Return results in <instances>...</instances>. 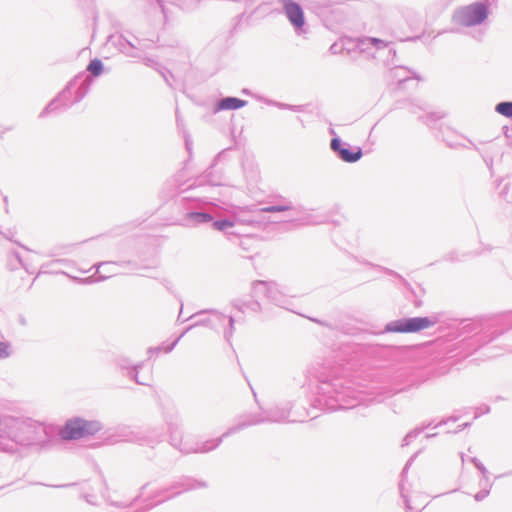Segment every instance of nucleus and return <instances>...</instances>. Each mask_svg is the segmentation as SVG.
I'll use <instances>...</instances> for the list:
<instances>
[{
    "label": "nucleus",
    "instance_id": "c756f323",
    "mask_svg": "<svg viewBox=\"0 0 512 512\" xmlns=\"http://www.w3.org/2000/svg\"><path fill=\"white\" fill-rule=\"evenodd\" d=\"M148 486V483L144 484L141 488H140V494L134 498V500L131 502V503H123V502H114V501H109L107 500V503L111 506H115V507H118V508H124V507H128V506H131L134 502H136L141 496L142 494L144 493L145 489L147 488Z\"/></svg>",
    "mask_w": 512,
    "mask_h": 512
},
{
    "label": "nucleus",
    "instance_id": "e433bc0d",
    "mask_svg": "<svg viewBox=\"0 0 512 512\" xmlns=\"http://www.w3.org/2000/svg\"><path fill=\"white\" fill-rule=\"evenodd\" d=\"M401 497L404 499L406 509H412L408 496L404 493L403 484H400Z\"/></svg>",
    "mask_w": 512,
    "mask_h": 512
},
{
    "label": "nucleus",
    "instance_id": "58836bf2",
    "mask_svg": "<svg viewBox=\"0 0 512 512\" xmlns=\"http://www.w3.org/2000/svg\"><path fill=\"white\" fill-rule=\"evenodd\" d=\"M476 468L481 472L484 480L486 482H488V471H487L486 467L480 462V463H477Z\"/></svg>",
    "mask_w": 512,
    "mask_h": 512
},
{
    "label": "nucleus",
    "instance_id": "052dcab7",
    "mask_svg": "<svg viewBox=\"0 0 512 512\" xmlns=\"http://www.w3.org/2000/svg\"><path fill=\"white\" fill-rule=\"evenodd\" d=\"M389 52H390V53H391V52H393V54H395V53H396V50L389 49Z\"/></svg>",
    "mask_w": 512,
    "mask_h": 512
},
{
    "label": "nucleus",
    "instance_id": "6e6552de",
    "mask_svg": "<svg viewBox=\"0 0 512 512\" xmlns=\"http://www.w3.org/2000/svg\"><path fill=\"white\" fill-rule=\"evenodd\" d=\"M102 429L99 421H88L82 418L68 420L61 429L60 435L65 440H76L94 435Z\"/></svg>",
    "mask_w": 512,
    "mask_h": 512
},
{
    "label": "nucleus",
    "instance_id": "2f4dec72",
    "mask_svg": "<svg viewBox=\"0 0 512 512\" xmlns=\"http://www.w3.org/2000/svg\"><path fill=\"white\" fill-rule=\"evenodd\" d=\"M11 355L10 345L0 341V360L6 359Z\"/></svg>",
    "mask_w": 512,
    "mask_h": 512
},
{
    "label": "nucleus",
    "instance_id": "5fc2aeb1",
    "mask_svg": "<svg viewBox=\"0 0 512 512\" xmlns=\"http://www.w3.org/2000/svg\"><path fill=\"white\" fill-rule=\"evenodd\" d=\"M330 50L332 51V53H336V44H333V45L330 47Z\"/></svg>",
    "mask_w": 512,
    "mask_h": 512
},
{
    "label": "nucleus",
    "instance_id": "4c0bfd02",
    "mask_svg": "<svg viewBox=\"0 0 512 512\" xmlns=\"http://www.w3.org/2000/svg\"><path fill=\"white\" fill-rule=\"evenodd\" d=\"M476 468L481 472L484 480L486 482H488V471H487L486 467L480 462V463H477Z\"/></svg>",
    "mask_w": 512,
    "mask_h": 512
},
{
    "label": "nucleus",
    "instance_id": "423d86ee",
    "mask_svg": "<svg viewBox=\"0 0 512 512\" xmlns=\"http://www.w3.org/2000/svg\"><path fill=\"white\" fill-rule=\"evenodd\" d=\"M487 17V5L483 2H475L456 9L452 21L463 27H472L483 23Z\"/></svg>",
    "mask_w": 512,
    "mask_h": 512
},
{
    "label": "nucleus",
    "instance_id": "5701e85b",
    "mask_svg": "<svg viewBox=\"0 0 512 512\" xmlns=\"http://www.w3.org/2000/svg\"><path fill=\"white\" fill-rule=\"evenodd\" d=\"M409 74H410V71L407 68L402 67V66H397L390 70L388 77L391 80L397 81L399 85H402L403 83H405L406 81H408L410 79Z\"/></svg>",
    "mask_w": 512,
    "mask_h": 512
},
{
    "label": "nucleus",
    "instance_id": "20e7f679",
    "mask_svg": "<svg viewBox=\"0 0 512 512\" xmlns=\"http://www.w3.org/2000/svg\"><path fill=\"white\" fill-rule=\"evenodd\" d=\"M168 432L171 446L183 454L207 453L216 449L223 439L229 436L224 432L219 438L192 443L188 439H183L176 423H168Z\"/></svg>",
    "mask_w": 512,
    "mask_h": 512
},
{
    "label": "nucleus",
    "instance_id": "c03bdc74",
    "mask_svg": "<svg viewBox=\"0 0 512 512\" xmlns=\"http://www.w3.org/2000/svg\"><path fill=\"white\" fill-rule=\"evenodd\" d=\"M487 484H491V483H490V481L488 480V482H486V481L484 480V478L482 477V479H481V480H480V482H479L480 487H481L482 489H483V488H488V487H487Z\"/></svg>",
    "mask_w": 512,
    "mask_h": 512
},
{
    "label": "nucleus",
    "instance_id": "7ed1b4c3",
    "mask_svg": "<svg viewBox=\"0 0 512 512\" xmlns=\"http://www.w3.org/2000/svg\"><path fill=\"white\" fill-rule=\"evenodd\" d=\"M291 407L289 404L274 406L260 413H252L245 416L236 425L228 428L226 435L235 434L249 426L262 423H282L288 420Z\"/></svg>",
    "mask_w": 512,
    "mask_h": 512
},
{
    "label": "nucleus",
    "instance_id": "4be33fe9",
    "mask_svg": "<svg viewBox=\"0 0 512 512\" xmlns=\"http://www.w3.org/2000/svg\"><path fill=\"white\" fill-rule=\"evenodd\" d=\"M117 365L121 369H130L131 368L129 374L131 375L132 379L135 380L136 383H138L140 385H146L147 384L146 382H143V381L139 380V378H138V371H139V368L141 367V365L132 366V363L127 358H119L117 360Z\"/></svg>",
    "mask_w": 512,
    "mask_h": 512
},
{
    "label": "nucleus",
    "instance_id": "c9c22d12",
    "mask_svg": "<svg viewBox=\"0 0 512 512\" xmlns=\"http://www.w3.org/2000/svg\"><path fill=\"white\" fill-rule=\"evenodd\" d=\"M159 72L161 73L162 77L164 78V80L166 81V83L169 85V86H172V84L170 83V80H169V77H173L172 73L163 68L162 70H159Z\"/></svg>",
    "mask_w": 512,
    "mask_h": 512
},
{
    "label": "nucleus",
    "instance_id": "72a5a7b5",
    "mask_svg": "<svg viewBox=\"0 0 512 512\" xmlns=\"http://www.w3.org/2000/svg\"><path fill=\"white\" fill-rule=\"evenodd\" d=\"M487 487L488 488L481 489L478 493L474 495V499L476 501H482L489 495L492 484H487Z\"/></svg>",
    "mask_w": 512,
    "mask_h": 512
},
{
    "label": "nucleus",
    "instance_id": "4468645a",
    "mask_svg": "<svg viewBox=\"0 0 512 512\" xmlns=\"http://www.w3.org/2000/svg\"><path fill=\"white\" fill-rule=\"evenodd\" d=\"M225 150L218 153L212 164L205 170L202 175V179L212 186H230L228 179L223 169H216V166L220 159L224 156Z\"/></svg>",
    "mask_w": 512,
    "mask_h": 512
},
{
    "label": "nucleus",
    "instance_id": "de8ad7c7",
    "mask_svg": "<svg viewBox=\"0 0 512 512\" xmlns=\"http://www.w3.org/2000/svg\"><path fill=\"white\" fill-rule=\"evenodd\" d=\"M507 192H508V184H506L503 188V190L501 191V195L506 198L507 197Z\"/></svg>",
    "mask_w": 512,
    "mask_h": 512
},
{
    "label": "nucleus",
    "instance_id": "2eb2a0df",
    "mask_svg": "<svg viewBox=\"0 0 512 512\" xmlns=\"http://www.w3.org/2000/svg\"><path fill=\"white\" fill-rule=\"evenodd\" d=\"M113 44L118 47L121 53L131 58H139L141 53L147 48V45L138 38H134L132 41L123 35L115 37Z\"/></svg>",
    "mask_w": 512,
    "mask_h": 512
},
{
    "label": "nucleus",
    "instance_id": "bf43d9fd",
    "mask_svg": "<svg viewBox=\"0 0 512 512\" xmlns=\"http://www.w3.org/2000/svg\"><path fill=\"white\" fill-rule=\"evenodd\" d=\"M457 419H458L457 417H455V418H452V417H451V418H449L448 420L457 421Z\"/></svg>",
    "mask_w": 512,
    "mask_h": 512
},
{
    "label": "nucleus",
    "instance_id": "4d7b16f0",
    "mask_svg": "<svg viewBox=\"0 0 512 512\" xmlns=\"http://www.w3.org/2000/svg\"><path fill=\"white\" fill-rule=\"evenodd\" d=\"M73 484H66V485H61L60 487H69V486H72Z\"/></svg>",
    "mask_w": 512,
    "mask_h": 512
},
{
    "label": "nucleus",
    "instance_id": "9b49d317",
    "mask_svg": "<svg viewBox=\"0 0 512 512\" xmlns=\"http://www.w3.org/2000/svg\"><path fill=\"white\" fill-rule=\"evenodd\" d=\"M330 148L339 159L346 163H355L359 161L363 155L361 147H352L349 143L343 142L339 137L331 139Z\"/></svg>",
    "mask_w": 512,
    "mask_h": 512
},
{
    "label": "nucleus",
    "instance_id": "a18cd8bd",
    "mask_svg": "<svg viewBox=\"0 0 512 512\" xmlns=\"http://www.w3.org/2000/svg\"><path fill=\"white\" fill-rule=\"evenodd\" d=\"M414 457H415V455L413 457H411L410 460L407 462V464L405 465V467H404V469L402 471V474L406 473V471L408 470V467L411 464V462L413 461Z\"/></svg>",
    "mask_w": 512,
    "mask_h": 512
},
{
    "label": "nucleus",
    "instance_id": "7c9ffc66",
    "mask_svg": "<svg viewBox=\"0 0 512 512\" xmlns=\"http://www.w3.org/2000/svg\"><path fill=\"white\" fill-rule=\"evenodd\" d=\"M424 430V427L423 428H416L412 431H410L403 439V442H402V446H408L413 439L417 438L421 433L422 431Z\"/></svg>",
    "mask_w": 512,
    "mask_h": 512
},
{
    "label": "nucleus",
    "instance_id": "49530a36",
    "mask_svg": "<svg viewBox=\"0 0 512 512\" xmlns=\"http://www.w3.org/2000/svg\"><path fill=\"white\" fill-rule=\"evenodd\" d=\"M469 426H470V423H469V422L464 423V424H462V425H459L458 430H456L455 432L462 431L463 429H465V428H467V427H469Z\"/></svg>",
    "mask_w": 512,
    "mask_h": 512
},
{
    "label": "nucleus",
    "instance_id": "1a4fd4ad",
    "mask_svg": "<svg viewBox=\"0 0 512 512\" xmlns=\"http://www.w3.org/2000/svg\"><path fill=\"white\" fill-rule=\"evenodd\" d=\"M261 295L279 307H284L287 302L286 294L273 281L256 280L252 282L251 296L257 298Z\"/></svg>",
    "mask_w": 512,
    "mask_h": 512
},
{
    "label": "nucleus",
    "instance_id": "dca6fc26",
    "mask_svg": "<svg viewBox=\"0 0 512 512\" xmlns=\"http://www.w3.org/2000/svg\"><path fill=\"white\" fill-rule=\"evenodd\" d=\"M116 265L117 264L115 262H102L97 265V269H96V273L98 274L97 276L87 277V278L81 279L80 281L84 284H90L93 282L103 281V280L109 278L110 276H112L113 274H115V271L113 270V268Z\"/></svg>",
    "mask_w": 512,
    "mask_h": 512
},
{
    "label": "nucleus",
    "instance_id": "f257e3e1",
    "mask_svg": "<svg viewBox=\"0 0 512 512\" xmlns=\"http://www.w3.org/2000/svg\"><path fill=\"white\" fill-rule=\"evenodd\" d=\"M318 380L314 406L326 411H336L355 407L360 394L351 385L350 381L340 375V369L324 365L322 371L316 376Z\"/></svg>",
    "mask_w": 512,
    "mask_h": 512
},
{
    "label": "nucleus",
    "instance_id": "8fccbe9b",
    "mask_svg": "<svg viewBox=\"0 0 512 512\" xmlns=\"http://www.w3.org/2000/svg\"><path fill=\"white\" fill-rule=\"evenodd\" d=\"M160 350H161V347L149 348L148 352H149V353H152V352H159Z\"/></svg>",
    "mask_w": 512,
    "mask_h": 512
},
{
    "label": "nucleus",
    "instance_id": "b1692460",
    "mask_svg": "<svg viewBox=\"0 0 512 512\" xmlns=\"http://www.w3.org/2000/svg\"><path fill=\"white\" fill-rule=\"evenodd\" d=\"M126 440L128 441H138L141 445H149L151 447H154V445L160 443L162 441L161 434H156L154 432L151 433V435H147L145 437H137L131 436L128 437Z\"/></svg>",
    "mask_w": 512,
    "mask_h": 512
},
{
    "label": "nucleus",
    "instance_id": "6ab92c4d",
    "mask_svg": "<svg viewBox=\"0 0 512 512\" xmlns=\"http://www.w3.org/2000/svg\"><path fill=\"white\" fill-rule=\"evenodd\" d=\"M246 213H253L256 215L261 214V212H259V209L256 208V206L237 207L234 210V216L237 221H239L243 224H253V223L258 222V219L256 216H253L251 218H246V216H244V214H246Z\"/></svg>",
    "mask_w": 512,
    "mask_h": 512
},
{
    "label": "nucleus",
    "instance_id": "393cba45",
    "mask_svg": "<svg viewBox=\"0 0 512 512\" xmlns=\"http://www.w3.org/2000/svg\"><path fill=\"white\" fill-rule=\"evenodd\" d=\"M293 209L292 203L290 201H285L282 204L266 206L259 209L261 213H276V212H285Z\"/></svg>",
    "mask_w": 512,
    "mask_h": 512
},
{
    "label": "nucleus",
    "instance_id": "a19ab883",
    "mask_svg": "<svg viewBox=\"0 0 512 512\" xmlns=\"http://www.w3.org/2000/svg\"><path fill=\"white\" fill-rule=\"evenodd\" d=\"M94 498L95 496L93 495H89V494H85L84 495V499L87 503L91 504V505H96V502L94 501Z\"/></svg>",
    "mask_w": 512,
    "mask_h": 512
},
{
    "label": "nucleus",
    "instance_id": "473e14b6",
    "mask_svg": "<svg viewBox=\"0 0 512 512\" xmlns=\"http://www.w3.org/2000/svg\"><path fill=\"white\" fill-rule=\"evenodd\" d=\"M443 117H444V114H442V113H430V114H428L425 117H420V119L424 123L429 125L431 121H436V120H439V119H441Z\"/></svg>",
    "mask_w": 512,
    "mask_h": 512
},
{
    "label": "nucleus",
    "instance_id": "a211bd4d",
    "mask_svg": "<svg viewBox=\"0 0 512 512\" xmlns=\"http://www.w3.org/2000/svg\"><path fill=\"white\" fill-rule=\"evenodd\" d=\"M370 47L382 50L388 47V42L375 37L360 38L357 42V48L360 52H365Z\"/></svg>",
    "mask_w": 512,
    "mask_h": 512
},
{
    "label": "nucleus",
    "instance_id": "6e6d98bb",
    "mask_svg": "<svg viewBox=\"0 0 512 512\" xmlns=\"http://www.w3.org/2000/svg\"><path fill=\"white\" fill-rule=\"evenodd\" d=\"M437 434L436 433H430V434H427L426 435V438H433L435 437Z\"/></svg>",
    "mask_w": 512,
    "mask_h": 512
},
{
    "label": "nucleus",
    "instance_id": "13d9d810",
    "mask_svg": "<svg viewBox=\"0 0 512 512\" xmlns=\"http://www.w3.org/2000/svg\"><path fill=\"white\" fill-rule=\"evenodd\" d=\"M255 0H246L247 3L252 4Z\"/></svg>",
    "mask_w": 512,
    "mask_h": 512
},
{
    "label": "nucleus",
    "instance_id": "79ce46f5",
    "mask_svg": "<svg viewBox=\"0 0 512 512\" xmlns=\"http://www.w3.org/2000/svg\"><path fill=\"white\" fill-rule=\"evenodd\" d=\"M145 64H146L147 66H149V67H155V66H158V63H157L155 60L151 59V58H146V59H145Z\"/></svg>",
    "mask_w": 512,
    "mask_h": 512
},
{
    "label": "nucleus",
    "instance_id": "ea45409f",
    "mask_svg": "<svg viewBox=\"0 0 512 512\" xmlns=\"http://www.w3.org/2000/svg\"><path fill=\"white\" fill-rule=\"evenodd\" d=\"M8 421L13 422L15 425H17V424H19V423H20V420H19V419H14V418L9 419V418H5V419H3V420H0V426H1V425H7V422H8Z\"/></svg>",
    "mask_w": 512,
    "mask_h": 512
},
{
    "label": "nucleus",
    "instance_id": "c85d7f7f",
    "mask_svg": "<svg viewBox=\"0 0 512 512\" xmlns=\"http://www.w3.org/2000/svg\"><path fill=\"white\" fill-rule=\"evenodd\" d=\"M267 103L270 105H274L279 109L291 110L294 112H302L304 110V107L302 105H291V104H286V103H281V102H276V101H267Z\"/></svg>",
    "mask_w": 512,
    "mask_h": 512
},
{
    "label": "nucleus",
    "instance_id": "f03ea898",
    "mask_svg": "<svg viewBox=\"0 0 512 512\" xmlns=\"http://www.w3.org/2000/svg\"><path fill=\"white\" fill-rule=\"evenodd\" d=\"M198 317V320L188 326L181 335H179L174 342L169 345L166 349V352H171L174 347L177 345L179 340L192 328L196 326H207L214 330L223 329L224 337L227 341L230 340V338L233 335L234 332V322L235 319L232 316H227L217 310H203L195 315L191 316L190 318Z\"/></svg>",
    "mask_w": 512,
    "mask_h": 512
},
{
    "label": "nucleus",
    "instance_id": "3c124183",
    "mask_svg": "<svg viewBox=\"0 0 512 512\" xmlns=\"http://www.w3.org/2000/svg\"><path fill=\"white\" fill-rule=\"evenodd\" d=\"M470 461L475 465V467L477 466V463H480V461L476 457H472Z\"/></svg>",
    "mask_w": 512,
    "mask_h": 512
},
{
    "label": "nucleus",
    "instance_id": "f3484780",
    "mask_svg": "<svg viewBox=\"0 0 512 512\" xmlns=\"http://www.w3.org/2000/svg\"><path fill=\"white\" fill-rule=\"evenodd\" d=\"M247 105V101L237 97H223L217 101L214 107V112L222 110H237Z\"/></svg>",
    "mask_w": 512,
    "mask_h": 512
},
{
    "label": "nucleus",
    "instance_id": "ddd939ff",
    "mask_svg": "<svg viewBox=\"0 0 512 512\" xmlns=\"http://www.w3.org/2000/svg\"><path fill=\"white\" fill-rule=\"evenodd\" d=\"M281 2L287 19L295 31L298 34L301 33L305 24L304 11L301 5L292 0H281Z\"/></svg>",
    "mask_w": 512,
    "mask_h": 512
},
{
    "label": "nucleus",
    "instance_id": "864d4df0",
    "mask_svg": "<svg viewBox=\"0 0 512 512\" xmlns=\"http://www.w3.org/2000/svg\"><path fill=\"white\" fill-rule=\"evenodd\" d=\"M447 421H448V420H442V421H440L439 423H437V424L434 426V428H437V427L442 426V425H443V424H445Z\"/></svg>",
    "mask_w": 512,
    "mask_h": 512
},
{
    "label": "nucleus",
    "instance_id": "39448f33",
    "mask_svg": "<svg viewBox=\"0 0 512 512\" xmlns=\"http://www.w3.org/2000/svg\"><path fill=\"white\" fill-rule=\"evenodd\" d=\"M179 204L185 210L183 218L181 220L183 225L194 226L198 224H204L211 222L213 216L208 211L209 207H215L216 205L200 197H181Z\"/></svg>",
    "mask_w": 512,
    "mask_h": 512
},
{
    "label": "nucleus",
    "instance_id": "9d476101",
    "mask_svg": "<svg viewBox=\"0 0 512 512\" xmlns=\"http://www.w3.org/2000/svg\"><path fill=\"white\" fill-rule=\"evenodd\" d=\"M93 82V77L89 74L79 73L72 80L68 82L65 89L59 94V99H64L71 90H74V97L71 103L65 104L66 107H71L73 104L80 102L89 92L90 86Z\"/></svg>",
    "mask_w": 512,
    "mask_h": 512
},
{
    "label": "nucleus",
    "instance_id": "603ef678",
    "mask_svg": "<svg viewBox=\"0 0 512 512\" xmlns=\"http://www.w3.org/2000/svg\"><path fill=\"white\" fill-rule=\"evenodd\" d=\"M15 256H16V258L18 259V261L23 265V267L28 271V268H27V267L22 263V260H21V258H20V256H19V254H18V253H15Z\"/></svg>",
    "mask_w": 512,
    "mask_h": 512
},
{
    "label": "nucleus",
    "instance_id": "aec40b11",
    "mask_svg": "<svg viewBox=\"0 0 512 512\" xmlns=\"http://www.w3.org/2000/svg\"><path fill=\"white\" fill-rule=\"evenodd\" d=\"M233 308L237 309L241 313L253 312L258 313L261 310V305L257 300L245 301L243 299H234L231 302Z\"/></svg>",
    "mask_w": 512,
    "mask_h": 512
},
{
    "label": "nucleus",
    "instance_id": "412c9836",
    "mask_svg": "<svg viewBox=\"0 0 512 512\" xmlns=\"http://www.w3.org/2000/svg\"><path fill=\"white\" fill-rule=\"evenodd\" d=\"M73 91L74 90H71L69 93H67L66 97L64 99H59V95L53 99L46 107L45 109L40 113V117H45L46 115H48L50 112L54 111V110H57L59 108V106H63L64 109H67L68 107H66L65 104L67 103H71L73 98H72V95H73Z\"/></svg>",
    "mask_w": 512,
    "mask_h": 512
},
{
    "label": "nucleus",
    "instance_id": "680f3d73",
    "mask_svg": "<svg viewBox=\"0 0 512 512\" xmlns=\"http://www.w3.org/2000/svg\"><path fill=\"white\" fill-rule=\"evenodd\" d=\"M186 146H187V148L189 149V142H188V140H187V139H186Z\"/></svg>",
    "mask_w": 512,
    "mask_h": 512
},
{
    "label": "nucleus",
    "instance_id": "cd10ccee",
    "mask_svg": "<svg viewBox=\"0 0 512 512\" xmlns=\"http://www.w3.org/2000/svg\"><path fill=\"white\" fill-rule=\"evenodd\" d=\"M234 225L235 221H232L230 219L215 220L212 223L213 228L218 231H226L227 228L234 227Z\"/></svg>",
    "mask_w": 512,
    "mask_h": 512
},
{
    "label": "nucleus",
    "instance_id": "bb28decb",
    "mask_svg": "<svg viewBox=\"0 0 512 512\" xmlns=\"http://www.w3.org/2000/svg\"><path fill=\"white\" fill-rule=\"evenodd\" d=\"M87 71L90 73V76L97 77L99 76L103 71V63L100 59H93L89 62L87 66Z\"/></svg>",
    "mask_w": 512,
    "mask_h": 512
},
{
    "label": "nucleus",
    "instance_id": "a878e982",
    "mask_svg": "<svg viewBox=\"0 0 512 512\" xmlns=\"http://www.w3.org/2000/svg\"><path fill=\"white\" fill-rule=\"evenodd\" d=\"M495 111L507 118H512V101H502L496 104Z\"/></svg>",
    "mask_w": 512,
    "mask_h": 512
},
{
    "label": "nucleus",
    "instance_id": "37998d69",
    "mask_svg": "<svg viewBox=\"0 0 512 512\" xmlns=\"http://www.w3.org/2000/svg\"><path fill=\"white\" fill-rule=\"evenodd\" d=\"M176 122H177L178 128H181L183 126V121L180 118L178 110H176Z\"/></svg>",
    "mask_w": 512,
    "mask_h": 512
},
{
    "label": "nucleus",
    "instance_id": "09e8293b",
    "mask_svg": "<svg viewBox=\"0 0 512 512\" xmlns=\"http://www.w3.org/2000/svg\"><path fill=\"white\" fill-rule=\"evenodd\" d=\"M2 234H3V236H4L5 238H7V239H9V240H12V233H11V231H9L8 233H2Z\"/></svg>",
    "mask_w": 512,
    "mask_h": 512
},
{
    "label": "nucleus",
    "instance_id": "f8f14e48",
    "mask_svg": "<svg viewBox=\"0 0 512 512\" xmlns=\"http://www.w3.org/2000/svg\"><path fill=\"white\" fill-rule=\"evenodd\" d=\"M201 487H206V484L204 482H198V481H194V480H185V481L175 482L174 484H172L169 487H166V488L159 489V490L155 491L150 498H157V497L163 496L166 492H169V491H172V490H176V489H181V490L175 492L171 496H167L166 498L158 500L153 505H149L147 507V510L152 508L155 505L161 504L164 501L173 498L176 495H179L182 491L193 490V489H197V488H201Z\"/></svg>",
    "mask_w": 512,
    "mask_h": 512
},
{
    "label": "nucleus",
    "instance_id": "f704fd0d",
    "mask_svg": "<svg viewBox=\"0 0 512 512\" xmlns=\"http://www.w3.org/2000/svg\"><path fill=\"white\" fill-rule=\"evenodd\" d=\"M490 412V407L488 405H482L477 408L474 418H478L482 414H488Z\"/></svg>",
    "mask_w": 512,
    "mask_h": 512
},
{
    "label": "nucleus",
    "instance_id": "0eeeda50",
    "mask_svg": "<svg viewBox=\"0 0 512 512\" xmlns=\"http://www.w3.org/2000/svg\"><path fill=\"white\" fill-rule=\"evenodd\" d=\"M437 322L438 318L436 316L401 318L387 323L384 332L416 333L433 327Z\"/></svg>",
    "mask_w": 512,
    "mask_h": 512
}]
</instances>
